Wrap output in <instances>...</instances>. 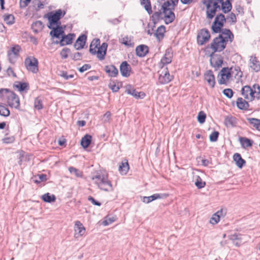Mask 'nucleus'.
<instances>
[{"mask_svg":"<svg viewBox=\"0 0 260 260\" xmlns=\"http://www.w3.org/2000/svg\"><path fill=\"white\" fill-rule=\"evenodd\" d=\"M82 54L79 52H76L74 54L73 59L74 60H80L81 58Z\"/></svg>","mask_w":260,"mask_h":260,"instance_id":"obj_60","label":"nucleus"},{"mask_svg":"<svg viewBox=\"0 0 260 260\" xmlns=\"http://www.w3.org/2000/svg\"><path fill=\"white\" fill-rule=\"evenodd\" d=\"M15 87L20 92L27 91L29 89V85L27 83L25 82H18L15 85Z\"/></svg>","mask_w":260,"mask_h":260,"instance_id":"obj_40","label":"nucleus"},{"mask_svg":"<svg viewBox=\"0 0 260 260\" xmlns=\"http://www.w3.org/2000/svg\"><path fill=\"white\" fill-rule=\"evenodd\" d=\"M226 46V44L218 36L215 38L210 44L207 46L203 50L205 55H212L216 52L223 51Z\"/></svg>","mask_w":260,"mask_h":260,"instance_id":"obj_5","label":"nucleus"},{"mask_svg":"<svg viewBox=\"0 0 260 260\" xmlns=\"http://www.w3.org/2000/svg\"><path fill=\"white\" fill-rule=\"evenodd\" d=\"M92 137L90 135H85L81 140V145L84 148H87L91 143Z\"/></svg>","mask_w":260,"mask_h":260,"instance_id":"obj_38","label":"nucleus"},{"mask_svg":"<svg viewBox=\"0 0 260 260\" xmlns=\"http://www.w3.org/2000/svg\"><path fill=\"white\" fill-rule=\"evenodd\" d=\"M141 4L149 14L152 13V11L150 0H141Z\"/></svg>","mask_w":260,"mask_h":260,"instance_id":"obj_42","label":"nucleus"},{"mask_svg":"<svg viewBox=\"0 0 260 260\" xmlns=\"http://www.w3.org/2000/svg\"><path fill=\"white\" fill-rule=\"evenodd\" d=\"M120 42L122 44L125 45V46H130L132 45L131 39L127 36L122 38L120 40Z\"/></svg>","mask_w":260,"mask_h":260,"instance_id":"obj_49","label":"nucleus"},{"mask_svg":"<svg viewBox=\"0 0 260 260\" xmlns=\"http://www.w3.org/2000/svg\"><path fill=\"white\" fill-rule=\"evenodd\" d=\"M60 76L66 80L73 78L74 76L73 74L68 75V73L64 71L62 72Z\"/></svg>","mask_w":260,"mask_h":260,"instance_id":"obj_58","label":"nucleus"},{"mask_svg":"<svg viewBox=\"0 0 260 260\" xmlns=\"http://www.w3.org/2000/svg\"><path fill=\"white\" fill-rule=\"evenodd\" d=\"M24 65L26 69L33 73L39 72V62L38 59L33 56H28L25 59Z\"/></svg>","mask_w":260,"mask_h":260,"instance_id":"obj_10","label":"nucleus"},{"mask_svg":"<svg viewBox=\"0 0 260 260\" xmlns=\"http://www.w3.org/2000/svg\"><path fill=\"white\" fill-rule=\"evenodd\" d=\"M120 72L123 77H128L132 73L131 66L126 61H123L120 66Z\"/></svg>","mask_w":260,"mask_h":260,"instance_id":"obj_20","label":"nucleus"},{"mask_svg":"<svg viewBox=\"0 0 260 260\" xmlns=\"http://www.w3.org/2000/svg\"><path fill=\"white\" fill-rule=\"evenodd\" d=\"M229 18L232 22L236 21V17L234 13H231L230 14Z\"/></svg>","mask_w":260,"mask_h":260,"instance_id":"obj_62","label":"nucleus"},{"mask_svg":"<svg viewBox=\"0 0 260 260\" xmlns=\"http://www.w3.org/2000/svg\"><path fill=\"white\" fill-rule=\"evenodd\" d=\"M203 3L206 8L207 17L209 19L214 17L220 5L224 13L230 12L232 9L230 0H203Z\"/></svg>","mask_w":260,"mask_h":260,"instance_id":"obj_2","label":"nucleus"},{"mask_svg":"<svg viewBox=\"0 0 260 260\" xmlns=\"http://www.w3.org/2000/svg\"><path fill=\"white\" fill-rule=\"evenodd\" d=\"M150 19L153 23V26L151 29L149 28L147 32L148 35H151L154 31L153 28L155 27V25L162 19L161 12L160 11L154 12L151 15Z\"/></svg>","mask_w":260,"mask_h":260,"instance_id":"obj_19","label":"nucleus"},{"mask_svg":"<svg viewBox=\"0 0 260 260\" xmlns=\"http://www.w3.org/2000/svg\"><path fill=\"white\" fill-rule=\"evenodd\" d=\"M219 136V133L217 131H214L209 136L210 140L211 142H215L217 141Z\"/></svg>","mask_w":260,"mask_h":260,"instance_id":"obj_54","label":"nucleus"},{"mask_svg":"<svg viewBox=\"0 0 260 260\" xmlns=\"http://www.w3.org/2000/svg\"><path fill=\"white\" fill-rule=\"evenodd\" d=\"M85 228L80 221H76L74 226V237L78 238L82 237L85 233Z\"/></svg>","mask_w":260,"mask_h":260,"instance_id":"obj_17","label":"nucleus"},{"mask_svg":"<svg viewBox=\"0 0 260 260\" xmlns=\"http://www.w3.org/2000/svg\"><path fill=\"white\" fill-rule=\"evenodd\" d=\"M149 51L148 47L145 45H141L136 47V54L139 57L145 56Z\"/></svg>","mask_w":260,"mask_h":260,"instance_id":"obj_28","label":"nucleus"},{"mask_svg":"<svg viewBox=\"0 0 260 260\" xmlns=\"http://www.w3.org/2000/svg\"><path fill=\"white\" fill-rule=\"evenodd\" d=\"M223 94L228 98H232L234 94L233 90L231 88H226L223 90Z\"/></svg>","mask_w":260,"mask_h":260,"instance_id":"obj_52","label":"nucleus"},{"mask_svg":"<svg viewBox=\"0 0 260 260\" xmlns=\"http://www.w3.org/2000/svg\"><path fill=\"white\" fill-rule=\"evenodd\" d=\"M40 180L41 181H45L47 180V176L45 174H40L38 175Z\"/></svg>","mask_w":260,"mask_h":260,"instance_id":"obj_61","label":"nucleus"},{"mask_svg":"<svg viewBox=\"0 0 260 260\" xmlns=\"http://www.w3.org/2000/svg\"><path fill=\"white\" fill-rule=\"evenodd\" d=\"M20 50L21 47L18 45H15L11 47L8 51V59L11 63H14L16 61Z\"/></svg>","mask_w":260,"mask_h":260,"instance_id":"obj_12","label":"nucleus"},{"mask_svg":"<svg viewBox=\"0 0 260 260\" xmlns=\"http://www.w3.org/2000/svg\"><path fill=\"white\" fill-rule=\"evenodd\" d=\"M34 108L38 110L43 109V102L39 98H37L35 99L34 102Z\"/></svg>","mask_w":260,"mask_h":260,"instance_id":"obj_45","label":"nucleus"},{"mask_svg":"<svg viewBox=\"0 0 260 260\" xmlns=\"http://www.w3.org/2000/svg\"><path fill=\"white\" fill-rule=\"evenodd\" d=\"M108 44L103 43L100 45V40L99 39H93L90 45L89 52L93 55H96L100 60L105 59L107 53Z\"/></svg>","mask_w":260,"mask_h":260,"instance_id":"obj_4","label":"nucleus"},{"mask_svg":"<svg viewBox=\"0 0 260 260\" xmlns=\"http://www.w3.org/2000/svg\"><path fill=\"white\" fill-rule=\"evenodd\" d=\"M225 21L226 20L223 15H217L211 26L212 31L215 33L220 32Z\"/></svg>","mask_w":260,"mask_h":260,"instance_id":"obj_11","label":"nucleus"},{"mask_svg":"<svg viewBox=\"0 0 260 260\" xmlns=\"http://www.w3.org/2000/svg\"><path fill=\"white\" fill-rule=\"evenodd\" d=\"M70 53V49L64 48L60 51V55L62 59H66L67 58H68Z\"/></svg>","mask_w":260,"mask_h":260,"instance_id":"obj_51","label":"nucleus"},{"mask_svg":"<svg viewBox=\"0 0 260 260\" xmlns=\"http://www.w3.org/2000/svg\"><path fill=\"white\" fill-rule=\"evenodd\" d=\"M211 38L209 30L206 28L202 29L198 33L197 42L200 45H203L208 42Z\"/></svg>","mask_w":260,"mask_h":260,"instance_id":"obj_13","label":"nucleus"},{"mask_svg":"<svg viewBox=\"0 0 260 260\" xmlns=\"http://www.w3.org/2000/svg\"><path fill=\"white\" fill-rule=\"evenodd\" d=\"M88 200L89 201H90L94 205L100 206L101 205L100 202L94 200V199L93 198H92L91 196H89L88 198Z\"/></svg>","mask_w":260,"mask_h":260,"instance_id":"obj_59","label":"nucleus"},{"mask_svg":"<svg viewBox=\"0 0 260 260\" xmlns=\"http://www.w3.org/2000/svg\"><path fill=\"white\" fill-rule=\"evenodd\" d=\"M249 124L255 129L260 132V119L255 118H248Z\"/></svg>","mask_w":260,"mask_h":260,"instance_id":"obj_37","label":"nucleus"},{"mask_svg":"<svg viewBox=\"0 0 260 260\" xmlns=\"http://www.w3.org/2000/svg\"><path fill=\"white\" fill-rule=\"evenodd\" d=\"M249 66L255 72L260 71V63L255 56H251L249 59Z\"/></svg>","mask_w":260,"mask_h":260,"instance_id":"obj_23","label":"nucleus"},{"mask_svg":"<svg viewBox=\"0 0 260 260\" xmlns=\"http://www.w3.org/2000/svg\"><path fill=\"white\" fill-rule=\"evenodd\" d=\"M69 171L70 173L74 174L77 177L81 178L83 177V172L73 167H69Z\"/></svg>","mask_w":260,"mask_h":260,"instance_id":"obj_44","label":"nucleus"},{"mask_svg":"<svg viewBox=\"0 0 260 260\" xmlns=\"http://www.w3.org/2000/svg\"><path fill=\"white\" fill-rule=\"evenodd\" d=\"M30 2L31 0H20L19 5L20 8H24L26 7Z\"/></svg>","mask_w":260,"mask_h":260,"instance_id":"obj_55","label":"nucleus"},{"mask_svg":"<svg viewBox=\"0 0 260 260\" xmlns=\"http://www.w3.org/2000/svg\"><path fill=\"white\" fill-rule=\"evenodd\" d=\"M236 104L237 107L241 110H247L249 107L248 102L242 98L237 99Z\"/></svg>","mask_w":260,"mask_h":260,"instance_id":"obj_35","label":"nucleus"},{"mask_svg":"<svg viewBox=\"0 0 260 260\" xmlns=\"http://www.w3.org/2000/svg\"><path fill=\"white\" fill-rule=\"evenodd\" d=\"M116 219V217L112 216V217H107L105 220L103 222V224L104 225H108L109 224H111L113 222H114Z\"/></svg>","mask_w":260,"mask_h":260,"instance_id":"obj_50","label":"nucleus"},{"mask_svg":"<svg viewBox=\"0 0 260 260\" xmlns=\"http://www.w3.org/2000/svg\"><path fill=\"white\" fill-rule=\"evenodd\" d=\"M10 111L8 108L5 106L0 105V115L5 117L8 116L10 115Z\"/></svg>","mask_w":260,"mask_h":260,"instance_id":"obj_46","label":"nucleus"},{"mask_svg":"<svg viewBox=\"0 0 260 260\" xmlns=\"http://www.w3.org/2000/svg\"><path fill=\"white\" fill-rule=\"evenodd\" d=\"M105 71L111 77H116L118 74V70L113 65L106 66Z\"/></svg>","mask_w":260,"mask_h":260,"instance_id":"obj_32","label":"nucleus"},{"mask_svg":"<svg viewBox=\"0 0 260 260\" xmlns=\"http://www.w3.org/2000/svg\"><path fill=\"white\" fill-rule=\"evenodd\" d=\"M44 28V24L41 21H36L31 25V29L35 33L41 32Z\"/></svg>","mask_w":260,"mask_h":260,"instance_id":"obj_36","label":"nucleus"},{"mask_svg":"<svg viewBox=\"0 0 260 260\" xmlns=\"http://www.w3.org/2000/svg\"><path fill=\"white\" fill-rule=\"evenodd\" d=\"M4 21L8 25L13 24L15 22L14 16L12 14H6L3 16Z\"/></svg>","mask_w":260,"mask_h":260,"instance_id":"obj_43","label":"nucleus"},{"mask_svg":"<svg viewBox=\"0 0 260 260\" xmlns=\"http://www.w3.org/2000/svg\"><path fill=\"white\" fill-rule=\"evenodd\" d=\"M87 37L85 35L80 36L76 40L74 47L76 50H80L83 48L85 45Z\"/></svg>","mask_w":260,"mask_h":260,"instance_id":"obj_24","label":"nucleus"},{"mask_svg":"<svg viewBox=\"0 0 260 260\" xmlns=\"http://www.w3.org/2000/svg\"><path fill=\"white\" fill-rule=\"evenodd\" d=\"M85 121L84 120L78 121L77 124L80 126H84L85 125Z\"/></svg>","mask_w":260,"mask_h":260,"instance_id":"obj_63","label":"nucleus"},{"mask_svg":"<svg viewBox=\"0 0 260 260\" xmlns=\"http://www.w3.org/2000/svg\"><path fill=\"white\" fill-rule=\"evenodd\" d=\"M195 185L198 188H202L205 186V182L198 176L197 177Z\"/></svg>","mask_w":260,"mask_h":260,"instance_id":"obj_47","label":"nucleus"},{"mask_svg":"<svg viewBox=\"0 0 260 260\" xmlns=\"http://www.w3.org/2000/svg\"><path fill=\"white\" fill-rule=\"evenodd\" d=\"M0 98L11 108L18 109L20 107V100L18 96L8 89L2 88L0 89Z\"/></svg>","mask_w":260,"mask_h":260,"instance_id":"obj_3","label":"nucleus"},{"mask_svg":"<svg viewBox=\"0 0 260 260\" xmlns=\"http://www.w3.org/2000/svg\"><path fill=\"white\" fill-rule=\"evenodd\" d=\"M233 159L236 163L237 166L241 169L246 164L245 160L243 159L238 153H236L233 155Z\"/></svg>","mask_w":260,"mask_h":260,"instance_id":"obj_30","label":"nucleus"},{"mask_svg":"<svg viewBox=\"0 0 260 260\" xmlns=\"http://www.w3.org/2000/svg\"><path fill=\"white\" fill-rule=\"evenodd\" d=\"M172 4L167 1L165 2L161 6V9L164 14V20L166 24L172 22L175 19V14L172 11Z\"/></svg>","mask_w":260,"mask_h":260,"instance_id":"obj_9","label":"nucleus"},{"mask_svg":"<svg viewBox=\"0 0 260 260\" xmlns=\"http://www.w3.org/2000/svg\"><path fill=\"white\" fill-rule=\"evenodd\" d=\"M99 188L105 191H112L113 187L111 182L108 179V175H99L92 178Z\"/></svg>","mask_w":260,"mask_h":260,"instance_id":"obj_8","label":"nucleus"},{"mask_svg":"<svg viewBox=\"0 0 260 260\" xmlns=\"http://www.w3.org/2000/svg\"><path fill=\"white\" fill-rule=\"evenodd\" d=\"M129 169L128 160L124 159L119 164L118 170L121 174L125 175L128 172Z\"/></svg>","mask_w":260,"mask_h":260,"instance_id":"obj_29","label":"nucleus"},{"mask_svg":"<svg viewBox=\"0 0 260 260\" xmlns=\"http://www.w3.org/2000/svg\"><path fill=\"white\" fill-rule=\"evenodd\" d=\"M91 68V66L89 64H85L79 69V71L83 73Z\"/></svg>","mask_w":260,"mask_h":260,"instance_id":"obj_57","label":"nucleus"},{"mask_svg":"<svg viewBox=\"0 0 260 260\" xmlns=\"http://www.w3.org/2000/svg\"><path fill=\"white\" fill-rule=\"evenodd\" d=\"M66 13V11L61 9L48 13L45 16L48 20V27L51 28L60 25L61 24L60 19L65 15Z\"/></svg>","mask_w":260,"mask_h":260,"instance_id":"obj_7","label":"nucleus"},{"mask_svg":"<svg viewBox=\"0 0 260 260\" xmlns=\"http://www.w3.org/2000/svg\"><path fill=\"white\" fill-rule=\"evenodd\" d=\"M220 32L218 37L220 38L225 44L231 43L234 40V36L230 29H224L221 30Z\"/></svg>","mask_w":260,"mask_h":260,"instance_id":"obj_16","label":"nucleus"},{"mask_svg":"<svg viewBox=\"0 0 260 260\" xmlns=\"http://www.w3.org/2000/svg\"><path fill=\"white\" fill-rule=\"evenodd\" d=\"M126 92L127 94H131L137 99H143L146 96L144 92H138L133 88L127 89Z\"/></svg>","mask_w":260,"mask_h":260,"instance_id":"obj_31","label":"nucleus"},{"mask_svg":"<svg viewBox=\"0 0 260 260\" xmlns=\"http://www.w3.org/2000/svg\"><path fill=\"white\" fill-rule=\"evenodd\" d=\"M109 86L113 92H117L119 89L118 84L115 82L110 83Z\"/></svg>","mask_w":260,"mask_h":260,"instance_id":"obj_53","label":"nucleus"},{"mask_svg":"<svg viewBox=\"0 0 260 260\" xmlns=\"http://www.w3.org/2000/svg\"><path fill=\"white\" fill-rule=\"evenodd\" d=\"M32 4L33 7L36 11H39L41 9H44L45 6L48 4L46 1L41 2L40 0H34Z\"/></svg>","mask_w":260,"mask_h":260,"instance_id":"obj_33","label":"nucleus"},{"mask_svg":"<svg viewBox=\"0 0 260 260\" xmlns=\"http://www.w3.org/2000/svg\"><path fill=\"white\" fill-rule=\"evenodd\" d=\"M173 56V52L171 49L166 50L165 53L159 62V66L162 69H163L165 65L170 63L172 62Z\"/></svg>","mask_w":260,"mask_h":260,"instance_id":"obj_18","label":"nucleus"},{"mask_svg":"<svg viewBox=\"0 0 260 260\" xmlns=\"http://www.w3.org/2000/svg\"><path fill=\"white\" fill-rule=\"evenodd\" d=\"M75 35L74 34H69L67 35H63L60 41L61 46H64L72 43Z\"/></svg>","mask_w":260,"mask_h":260,"instance_id":"obj_25","label":"nucleus"},{"mask_svg":"<svg viewBox=\"0 0 260 260\" xmlns=\"http://www.w3.org/2000/svg\"><path fill=\"white\" fill-rule=\"evenodd\" d=\"M173 77L170 75L167 68H165L161 71L158 77V82L161 84L169 83Z\"/></svg>","mask_w":260,"mask_h":260,"instance_id":"obj_15","label":"nucleus"},{"mask_svg":"<svg viewBox=\"0 0 260 260\" xmlns=\"http://www.w3.org/2000/svg\"><path fill=\"white\" fill-rule=\"evenodd\" d=\"M66 143V140L63 139L62 140H60L58 141V144L60 145V146H63Z\"/></svg>","mask_w":260,"mask_h":260,"instance_id":"obj_64","label":"nucleus"},{"mask_svg":"<svg viewBox=\"0 0 260 260\" xmlns=\"http://www.w3.org/2000/svg\"><path fill=\"white\" fill-rule=\"evenodd\" d=\"M52 29L50 31V35L56 38H59L60 36H62L64 33V30L62 26L58 25L56 27L50 28Z\"/></svg>","mask_w":260,"mask_h":260,"instance_id":"obj_27","label":"nucleus"},{"mask_svg":"<svg viewBox=\"0 0 260 260\" xmlns=\"http://www.w3.org/2000/svg\"><path fill=\"white\" fill-rule=\"evenodd\" d=\"M164 197H166V196L165 194L156 193L149 197H144L143 199V202L144 203L148 204L154 200L161 199Z\"/></svg>","mask_w":260,"mask_h":260,"instance_id":"obj_34","label":"nucleus"},{"mask_svg":"<svg viewBox=\"0 0 260 260\" xmlns=\"http://www.w3.org/2000/svg\"><path fill=\"white\" fill-rule=\"evenodd\" d=\"M226 214V211L222 209L214 213L210 219V223L212 224H217L220 220L221 216H224Z\"/></svg>","mask_w":260,"mask_h":260,"instance_id":"obj_22","label":"nucleus"},{"mask_svg":"<svg viewBox=\"0 0 260 260\" xmlns=\"http://www.w3.org/2000/svg\"><path fill=\"white\" fill-rule=\"evenodd\" d=\"M166 32V27L164 25H160L157 27L154 35L156 39L160 42L164 39Z\"/></svg>","mask_w":260,"mask_h":260,"instance_id":"obj_26","label":"nucleus"},{"mask_svg":"<svg viewBox=\"0 0 260 260\" xmlns=\"http://www.w3.org/2000/svg\"><path fill=\"white\" fill-rule=\"evenodd\" d=\"M42 199L45 202L51 203L54 202L56 198L53 194L51 195L49 193H46L42 196Z\"/></svg>","mask_w":260,"mask_h":260,"instance_id":"obj_41","label":"nucleus"},{"mask_svg":"<svg viewBox=\"0 0 260 260\" xmlns=\"http://www.w3.org/2000/svg\"><path fill=\"white\" fill-rule=\"evenodd\" d=\"M206 118V115L203 111H200L198 115V121L199 123L202 124L205 122Z\"/></svg>","mask_w":260,"mask_h":260,"instance_id":"obj_48","label":"nucleus"},{"mask_svg":"<svg viewBox=\"0 0 260 260\" xmlns=\"http://www.w3.org/2000/svg\"><path fill=\"white\" fill-rule=\"evenodd\" d=\"M239 141L244 148L250 147L252 145V140L245 137H241L239 138Z\"/></svg>","mask_w":260,"mask_h":260,"instance_id":"obj_39","label":"nucleus"},{"mask_svg":"<svg viewBox=\"0 0 260 260\" xmlns=\"http://www.w3.org/2000/svg\"><path fill=\"white\" fill-rule=\"evenodd\" d=\"M3 141L5 143H12L15 141V137L14 136L6 137L3 139Z\"/></svg>","mask_w":260,"mask_h":260,"instance_id":"obj_56","label":"nucleus"},{"mask_svg":"<svg viewBox=\"0 0 260 260\" xmlns=\"http://www.w3.org/2000/svg\"><path fill=\"white\" fill-rule=\"evenodd\" d=\"M219 83L227 84L231 81L238 82L243 76V72L240 67L234 66L230 68H223L219 73Z\"/></svg>","mask_w":260,"mask_h":260,"instance_id":"obj_1","label":"nucleus"},{"mask_svg":"<svg viewBox=\"0 0 260 260\" xmlns=\"http://www.w3.org/2000/svg\"><path fill=\"white\" fill-rule=\"evenodd\" d=\"M204 79L207 82L208 85L211 88H213L215 84V78L211 70H208L204 74Z\"/></svg>","mask_w":260,"mask_h":260,"instance_id":"obj_21","label":"nucleus"},{"mask_svg":"<svg viewBox=\"0 0 260 260\" xmlns=\"http://www.w3.org/2000/svg\"><path fill=\"white\" fill-rule=\"evenodd\" d=\"M241 92L244 98L249 101H252L255 98H260V86L258 84L253 85L252 88L248 85L244 86Z\"/></svg>","mask_w":260,"mask_h":260,"instance_id":"obj_6","label":"nucleus"},{"mask_svg":"<svg viewBox=\"0 0 260 260\" xmlns=\"http://www.w3.org/2000/svg\"><path fill=\"white\" fill-rule=\"evenodd\" d=\"M210 57V62L211 66L216 69H219L223 63V58L220 55L213 54L212 55H206Z\"/></svg>","mask_w":260,"mask_h":260,"instance_id":"obj_14","label":"nucleus"}]
</instances>
